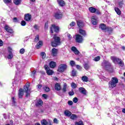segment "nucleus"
I'll list each match as a JSON object with an SVG mask.
<instances>
[{
  "mask_svg": "<svg viewBox=\"0 0 125 125\" xmlns=\"http://www.w3.org/2000/svg\"><path fill=\"white\" fill-rule=\"evenodd\" d=\"M119 83V79L116 77H112L110 81L108 83L109 88H114L117 86V84Z\"/></svg>",
  "mask_w": 125,
  "mask_h": 125,
  "instance_id": "1",
  "label": "nucleus"
},
{
  "mask_svg": "<svg viewBox=\"0 0 125 125\" xmlns=\"http://www.w3.org/2000/svg\"><path fill=\"white\" fill-rule=\"evenodd\" d=\"M53 39L54 41L51 42V45L53 47H56L57 45L60 44L61 39H60V37H58L56 34L54 35Z\"/></svg>",
  "mask_w": 125,
  "mask_h": 125,
  "instance_id": "2",
  "label": "nucleus"
},
{
  "mask_svg": "<svg viewBox=\"0 0 125 125\" xmlns=\"http://www.w3.org/2000/svg\"><path fill=\"white\" fill-rule=\"evenodd\" d=\"M102 66L105 69V70H108L109 68H110L112 66V64L111 63L108 61L104 60V62L102 63Z\"/></svg>",
  "mask_w": 125,
  "mask_h": 125,
  "instance_id": "3",
  "label": "nucleus"
},
{
  "mask_svg": "<svg viewBox=\"0 0 125 125\" xmlns=\"http://www.w3.org/2000/svg\"><path fill=\"white\" fill-rule=\"evenodd\" d=\"M67 69V65L65 64H62L59 65L58 72H60V73H62V72H64Z\"/></svg>",
  "mask_w": 125,
  "mask_h": 125,
  "instance_id": "4",
  "label": "nucleus"
},
{
  "mask_svg": "<svg viewBox=\"0 0 125 125\" xmlns=\"http://www.w3.org/2000/svg\"><path fill=\"white\" fill-rule=\"evenodd\" d=\"M53 30L56 33L59 32V27L56 26L55 24H52L50 27V32L52 34H53Z\"/></svg>",
  "mask_w": 125,
  "mask_h": 125,
  "instance_id": "5",
  "label": "nucleus"
},
{
  "mask_svg": "<svg viewBox=\"0 0 125 125\" xmlns=\"http://www.w3.org/2000/svg\"><path fill=\"white\" fill-rule=\"evenodd\" d=\"M75 40L76 42H78V43H82V42H83V36L79 34L76 35Z\"/></svg>",
  "mask_w": 125,
  "mask_h": 125,
  "instance_id": "6",
  "label": "nucleus"
},
{
  "mask_svg": "<svg viewBox=\"0 0 125 125\" xmlns=\"http://www.w3.org/2000/svg\"><path fill=\"white\" fill-rule=\"evenodd\" d=\"M44 68L46 71V73L48 76H51L53 74L54 72L52 70H50V69L48 67V65H44Z\"/></svg>",
  "mask_w": 125,
  "mask_h": 125,
  "instance_id": "7",
  "label": "nucleus"
},
{
  "mask_svg": "<svg viewBox=\"0 0 125 125\" xmlns=\"http://www.w3.org/2000/svg\"><path fill=\"white\" fill-rule=\"evenodd\" d=\"M54 17L56 19H61L63 17V14L61 12L55 13Z\"/></svg>",
  "mask_w": 125,
  "mask_h": 125,
  "instance_id": "8",
  "label": "nucleus"
},
{
  "mask_svg": "<svg viewBox=\"0 0 125 125\" xmlns=\"http://www.w3.org/2000/svg\"><path fill=\"white\" fill-rule=\"evenodd\" d=\"M100 28L103 30V31H104L105 30H106V31H112V28H109L107 27L106 26V25L105 24L103 23L100 25Z\"/></svg>",
  "mask_w": 125,
  "mask_h": 125,
  "instance_id": "9",
  "label": "nucleus"
},
{
  "mask_svg": "<svg viewBox=\"0 0 125 125\" xmlns=\"http://www.w3.org/2000/svg\"><path fill=\"white\" fill-rule=\"evenodd\" d=\"M110 59L115 64H118L119 62H120V61L121 60V59L115 56L111 57Z\"/></svg>",
  "mask_w": 125,
  "mask_h": 125,
  "instance_id": "10",
  "label": "nucleus"
},
{
  "mask_svg": "<svg viewBox=\"0 0 125 125\" xmlns=\"http://www.w3.org/2000/svg\"><path fill=\"white\" fill-rule=\"evenodd\" d=\"M12 49L10 47L8 48L9 55H8V59H12L13 58V54H12Z\"/></svg>",
  "mask_w": 125,
  "mask_h": 125,
  "instance_id": "11",
  "label": "nucleus"
},
{
  "mask_svg": "<svg viewBox=\"0 0 125 125\" xmlns=\"http://www.w3.org/2000/svg\"><path fill=\"white\" fill-rule=\"evenodd\" d=\"M4 29L5 31L8 32V33H10V34H12V33H13V30L10 28V27H9V26L8 25H6L5 26Z\"/></svg>",
  "mask_w": 125,
  "mask_h": 125,
  "instance_id": "12",
  "label": "nucleus"
},
{
  "mask_svg": "<svg viewBox=\"0 0 125 125\" xmlns=\"http://www.w3.org/2000/svg\"><path fill=\"white\" fill-rule=\"evenodd\" d=\"M79 92L80 93H82L83 95H86V90L83 87H80L79 88Z\"/></svg>",
  "mask_w": 125,
  "mask_h": 125,
  "instance_id": "13",
  "label": "nucleus"
},
{
  "mask_svg": "<svg viewBox=\"0 0 125 125\" xmlns=\"http://www.w3.org/2000/svg\"><path fill=\"white\" fill-rule=\"evenodd\" d=\"M19 98H22L23 97V96L24 95V91L23 90V89L20 88L19 90Z\"/></svg>",
  "mask_w": 125,
  "mask_h": 125,
  "instance_id": "14",
  "label": "nucleus"
},
{
  "mask_svg": "<svg viewBox=\"0 0 125 125\" xmlns=\"http://www.w3.org/2000/svg\"><path fill=\"white\" fill-rule=\"evenodd\" d=\"M32 18V16L30 14H26L24 15V20L25 21H30Z\"/></svg>",
  "mask_w": 125,
  "mask_h": 125,
  "instance_id": "15",
  "label": "nucleus"
},
{
  "mask_svg": "<svg viewBox=\"0 0 125 125\" xmlns=\"http://www.w3.org/2000/svg\"><path fill=\"white\" fill-rule=\"evenodd\" d=\"M57 2L60 5V6H64L66 5V3H65V1L63 0H57Z\"/></svg>",
  "mask_w": 125,
  "mask_h": 125,
  "instance_id": "16",
  "label": "nucleus"
},
{
  "mask_svg": "<svg viewBox=\"0 0 125 125\" xmlns=\"http://www.w3.org/2000/svg\"><path fill=\"white\" fill-rule=\"evenodd\" d=\"M42 104H43V102H42V100L40 99L39 100L37 101L36 103V106H37V107H40V106H42Z\"/></svg>",
  "mask_w": 125,
  "mask_h": 125,
  "instance_id": "17",
  "label": "nucleus"
},
{
  "mask_svg": "<svg viewBox=\"0 0 125 125\" xmlns=\"http://www.w3.org/2000/svg\"><path fill=\"white\" fill-rule=\"evenodd\" d=\"M42 44H43L42 41H39L38 43H37L36 45V48L37 49H40V48H41V47H42Z\"/></svg>",
  "mask_w": 125,
  "mask_h": 125,
  "instance_id": "18",
  "label": "nucleus"
},
{
  "mask_svg": "<svg viewBox=\"0 0 125 125\" xmlns=\"http://www.w3.org/2000/svg\"><path fill=\"white\" fill-rule=\"evenodd\" d=\"M55 88L56 90L59 91V90H61V85H60V84L59 83H57L55 85Z\"/></svg>",
  "mask_w": 125,
  "mask_h": 125,
  "instance_id": "19",
  "label": "nucleus"
},
{
  "mask_svg": "<svg viewBox=\"0 0 125 125\" xmlns=\"http://www.w3.org/2000/svg\"><path fill=\"white\" fill-rule=\"evenodd\" d=\"M57 49L55 48L52 49V55H53V56H56V55H57Z\"/></svg>",
  "mask_w": 125,
  "mask_h": 125,
  "instance_id": "20",
  "label": "nucleus"
},
{
  "mask_svg": "<svg viewBox=\"0 0 125 125\" xmlns=\"http://www.w3.org/2000/svg\"><path fill=\"white\" fill-rule=\"evenodd\" d=\"M77 25L79 28H82L83 27V22L82 21H77Z\"/></svg>",
  "mask_w": 125,
  "mask_h": 125,
  "instance_id": "21",
  "label": "nucleus"
},
{
  "mask_svg": "<svg viewBox=\"0 0 125 125\" xmlns=\"http://www.w3.org/2000/svg\"><path fill=\"white\" fill-rule=\"evenodd\" d=\"M30 87V83H28L26 86H24V89L25 90V92L28 93L30 92V90H29V87Z\"/></svg>",
  "mask_w": 125,
  "mask_h": 125,
  "instance_id": "22",
  "label": "nucleus"
},
{
  "mask_svg": "<svg viewBox=\"0 0 125 125\" xmlns=\"http://www.w3.org/2000/svg\"><path fill=\"white\" fill-rule=\"evenodd\" d=\"M89 11H90L91 13H95V12H96V8L92 7H89Z\"/></svg>",
  "mask_w": 125,
  "mask_h": 125,
  "instance_id": "23",
  "label": "nucleus"
},
{
  "mask_svg": "<svg viewBox=\"0 0 125 125\" xmlns=\"http://www.w3.org/2000/svg\"><path fill=\"white\" fill-rule=\"evenodd\" d=\"M41 125H48V122L46 121L45 119H43L41 121Z\"/></svg>",
  "mask_w": 125,
  "mask_h": 125,
  "instance_id": "24",
  "label": "nucleus"
},
{
  "mask_svg": "<svg viewBox=\"0 0 125 125\" xmlns=\"http://www.w3.org/2000/svg\"><path fill=\"white\" fill-rule=\"evenodd\" d=\"M64 115L66 117H70L71 115H72V112L69 111L68 110H65L64 111Z\"/></svg>",
  "mask_w": 125,
  "mask_h": 125,
  "instance_id": "25",
  "label": "nucleus"
},
{
  "mask_svg": "<svg viewBox=\"0 0 125 125\" xmlns=\"http://www.w3.org/2000/svg\"><path fill=\"white\" fill-rule=\"evenodd\" d=\"M49 66L50 68H55L56 66V63H55L54 62H51L49 63Z\"/></svg>",
  "mask_w": 125,
  "mask_h": 125,
  "instance_id": "26",
  "label": "nucleus"
},
{
  "mask_svg": "<svg viewBox=\"0 0 125 125\" xmlns=\"http://www.w3.org/2000/svg\"><path fill=\"white\" fill-rule=\"evenodd\" d=\"M79 33L83 36H84L86 35V32H85V31L82 29H79Z\"/></svg>",
  "mask_w": 125,
  "mask_h": 125,
  "instance_id": "27",
  "label": "nucleus"
},
{
  "mask_svg": "<svg viewBox=\"0 0 125 125\" xmlns=\"http://www.w3.org/2000/svg\"><path fill=\"white\" fill-rule=\"evenodd\" d=\"M78 115L76 114H72L70 116V119L71 120H77V119H78Z\"/></svg>",
  "mask_w": 125,
  "mask_h": 125,
  "instance_id": "28",
  "label": "nucleus"
},
{
  "mask_svg": "<svg viewBox=\"0 0 125 125\" xmlns=\"http://www.w3.org/2000/svg\"><path fill=\"white\" fill-rule=\"evenodd\" d=\"M21 1H22V0H14V2L15 4L16 5H19V4H21Z\"/></svg>",
  "mask_w": 125,
  "mask_h": 125,
  "instance_id": "29",
  "label": "nucleus"
},
{
  "mask_svg": "<svg viewBox=\"0 0 125 125\" xmlns=\"http://www.w3.org/2000/svg\"><path fill=\"white\" fill-rule=\"evenodd\" d=\"M115 10L117 14H118V15H121V14H122V12H121V10H120V9H119V8L115 7Z\"/></svg>",
  "mask_w": 125,
  "mask_h": 125,
  "instance_id": "30",
  "label": "nucleus"
},
{
  "mask_svg": "<svg viewBox=\"0 0 125 125\" xmlns=\"http://www.w3.org/2000/svg\"><path fill=\"white\" fill-rule=\"evenodd\" d=\"M82 80L83 82H85V83H87V82H88V78L87 76H83Z\"/></svg>",
  "mask_w": 125,
  "mask_h": 125,
  "instance_id": "31",
  "label": "nucleus"
},
{
  "mask_svg": "<svg viewBox=\"0 0 125 125\" xmlns=\"http://www.w3.org/2000/svg\"><path fill=\"white\" fill-rule=\"evenodd\" d=\"M91 20L93 25H96L97 24V20L95 19V18H92Z\"/></svg>",
  "mask_w": 125,
  "mask_h": 125,
  "instance_id": "32",
  "label": "nucleus"
},
{
  "mask_svg": "<svg viewBox=\"0 0 125 125\" xmlns=\"http://www.w3.org/2000/svg\"><path fill=\"white\" fill-rule=\"evenodd\" d=\"M83 66L85 70H87L89 69V68H90V66H89V64H88V63H84L83 64Z\"/></svg>",
  "mask_w": 125,
  "mask_h": 125,
  "instance_id": "33",
  "label": "nucleus"
},
{
  "mask_svg": "<svg viewBox=\"0 0 125 125\" xmlns=\"http://www.w3.org/2000/svg\"><path fill=\"white\" fill-rule=\"evenodd\" d=\"M62 91L63 92H66L67 91V84L65 83L63 84V87L62 88Z\"/></svg>",
  "mask_w": 125,
  "mask_h": 125,
  "instance_id": "34",
  "label": "nucleus"
},
{
  "mask_svg": "<svg viewBox=\"0 0 125 125\" xmlns=\"http://www.w3.org/2000/svg\"><path fill=\"white\" fill-rule=\"evenodd\" d=\"M118 64L121 67H124V66H125V63H124V62H123L121 60H120Z\"/></svg>",
  "mask_w": 125,
  "mask_h": 125,
  "instance_id": "35",
  "label": "nucleus"
},
{
  "mask_svg": "<svg viewBox=\"0 0 125 125\" xmlns=\"http://www.w3.org/2000/svg\"><path fill=\"white\" fill-rule=\"evenodd\" d=\"M93 60L95 62H97L99 61L100 60V56H98L95 57L94 59H93Z\"/></svg>",
  "mask_w": 125,
  "mask_h": 125,
  "instance_id": "36",
  "label": "nucleus"
},
{
  "mask_svg": "<svg viewBox=\"0 0 125 125\" xmlns=\"http://www.w3.org/2000/svg\"><path fill=\"white\" fill-rule=\"evenodd\" d=\"M71 75L72 77H75L77 75V71L73 70L71 72Z\"/></svg>",
  "mask_w": 125,
  "mask_h": 125,
  "instance_id": "37",
  "label": "nucleus"
},
{
  "mask_svg": "<svg viewBox=\"0 0 125 125\" xmlns=\"http://www.w3.org/2000/svg\"><path fill=\"white\" fill-rule=\"evenodd\" d=\"M40 40V36L39 35H36L34 39V42H38V41Z\"/></svg>",
  "mask_w": 125,
  "mask_h": 125,
  "instance_id": "38",
  "label": "nucleus"
},
{
  "mask_svg": "<svg viewBox=\"0 0 125 125\" xmlns=\"http://www.w3.org/2000/svg\"><path fill=\"white\" fill-rule=\"evenodd\" d=\"M3 1L6 4H8V3H11L12 2V0H3Z\"/></svg>",
  "mask_w": 125,
  "mask_h": 125,
  "instance_id": "39",
  "label": "nucleus"
},
{
  "mask_svg": "<svg viewBox=\"0 0 125 125\" xmlns=\"http://www.w3.org/2000/svg\"><path fill=\"white\" fill-rule=\"evenodd\" d=\"M71 85L72 88H77V84L75 83H72Z\"/></svg>",
  "mask_w": 125,
  "mask_h": 125,
  "instance_id": "40",
  "label": "nucleus"
},
{
  "mask_svg": "<svg viewBox=\"0 0 125 125\" xmlns=\"http://www.w3.org/2000/svg\"><path fill=\"white\" fill-rule=\"evenodd\" d=\"M108 72L110 73H113L114 72V70L113 69V67H112V65L108 68V69H106Z\"/></svg>",
  "mask_w": 125,
  "mask_h": 125,
  "instance_id": "41",
  "label": "nucleus"
},
{
  "mask_svg": "<svg viewBox=\"0 0 125 125\" xmlns=\"http://www.w3.org/2000/svg\"><path fill=\"white\" fill-rule=\"evenodd\" d=\"M34 28L36 30V31H39V30L40 29V26H39V25H38V24H35L34 26Z\"/></svg>",
  "mask_w": 125,
  "mask_h": 125,
  "instance_id": "42",
  "label": "nucleus"
},
{
  "mask_svg": "<svg viewBox=\"0 0 125 125\" xmlns=\"http://www.w3.org/2000/svg\"><path fill=\"white\" fill-rule=\"evenodd\" d=\"M45 91L46 92H48V91H50V89L48 87L45 86L43 87Z\"/></svg>",
  "mask_w": 125,
  "mask_h": 125,
  "instance_id": "43",
  "label": "nucleus"
},
{
  "mask_svg": "<svg viewBox=\"0 0 125 125\" xmlns=\"http://www.w3.org/2000/svg\"><path fill=\"white\" fill-rule=\"evenodd\" d=\"M119 5L120 7H123V5H124V0H122L119 2Z\"/></svg>",
  "mask_w": 125,
  "mask_h": 125,
  "instance_id": "44",
  "label": "nucleus"
},
{
  "mask_svg": "<svg viewBox=\"0 0 125 125\" xmlns=\"http://www.w3.org/2000/svg\"><path fill=\"white\" fill-rule=\"evenodd\" d=\"M37 87L38 90H40L42 89V84H39L37 85Z\"/></svg>",
  "mask_w": 125,
  "mask_h": 125,
  "instance_id": "45",
  "label": "nucleus"
},
{
  "mask_svg": "<svg viewBox=\"0 0 125 125\" xmlns=\"http://www.w3.org/2000/svg\"><path fill=\"white\" fill-rule=\"evenodd\" d=\"M78 101H79V99H78V98L75 97L73 98V102H74V103H77Z\"/></svg>",
  "mask_w": 125,
  "mask_h": 125,
  "instance_id": "46",
  "label": "nucleus"
},
{
  "mask_svg": "<svg viewBox=\"0 0 125 125\" xmlns=\"http://www.w3.org/2000/svg\"><path fill=\"white\" fill-rule=\"evenodd\" d=\"M75 125H83V123L82 121H79V122H76Z\"/></svg>",
  "mask_w": 125,
  "mask_h": 125,
  "instance_id": "47",
  "label": "nucleus"
},
{
  "mask_svg": "<svg viewBox=\"0 0 125 125\" xmlns=\"http://www.w3.org/2000/svg\"><path fill=\"white\" fill-rule=\"evenodd\" d=\"M68 94L70 96H73V95L75 94V93H74V91H73V89H72L71 91L68 93Z\"/></svg>",
  "mask_w": 125,
  "mask_h": 125,
  "instance_id": "48",
  "label": "nucleus"
},
{
  "mask_svg": "<svg viewBox=\"0 0 125 125\" xmlns=\"http://www.w3.org/2000/svg\"><path fill=\"white\" fill-rule=\"evenodd\" d=\"M41 55L42 57V58H43V59H44V58H45L46 55L44 52H42L41 53Z\"/></svg>",
  "mask_w": 125,
  "mask_h": 125,
  "instance_id": "49",
  "label": "nucleus"
},
{
  "mask_svg": "<svg viewBox=\"0 0 125 125\" xmlns=\"http://www.w3.org/2000/svg\"><path fill=\"white\" fill-rule=\"evenodd\" d=\"M76 68L77 70H79V71H81L82 67H81V66L79 64L76 65Z\"/></svg>",
  "mask_w": 125,
  "mask_h": 125,
  "instance_id": "50",
  "label": "nucleus"
},
{
  "mask_svg": "<svg viewBox=\"0 0 125 125\" xmlns=\"http://www.w3.org/2000/svg\"><path fill=\"white\" fill-rule=\"evenodd\" d=\"M70 64L71 66H72V67H74V66H75V61H71L70 62Z\"/></svg>",
  "mask_w": 125,
  "mask_h": 125,
  "instance_id": "51",
  "label": "nucleus"
},
{
  "mask_svg": "<svg viewBox=\"0 0 125 125\" xmlns=\"http://www.w3.org/2000/svg\"><path fill=\"white\" fill-rule=\"evenodd\" d=\"M21 26H26V21H21Z\"/></svg>",
  "mask_w": 125,
  "mask_h": 125,
  "instance_id": "52",
  "label": "nucleus"
},
{
  "mask_svg": "<svg viewBox=\"0 0 125 125\" xmlns=\"http://www.w3.org/2000/svg\"><path fill=\"white\" fill-rule=\"evenodd\" d=\"M25 52V49L24 48H21L20 50V53L21 54H23Z\"/></svg>",
  "mask_w": 125,
  "mask_h": 125,
  "instance_id": "53",
  "label": "nucleus"
},
{
  "mask_svg": "<svg viewBox=\"0 0 125 125\" xmlns=\"http://www.w3.org/2000/svg\"><path fill=\"white\" fill-rule=\"evenodd\" d=\"M69 25L70 27H74V26L76 25V22L72 21L71 23H70Z\"/></svg>",
  "mask_w": 125,
  "mask_h": 125,
  "instance_id": "54",
  "label": "nucleus"
},
{
  "mask_svg": "<svg viewBox=\"0 0 125 125\" xmlns=\"http://www.w3.org/2000/svg\"><path fill=\"white\" fill-rule=\"evenodd\" d=\"M67 104H68L69 105V106H72V105H73V101H69L67 103Z\"/></svg>",
  "mask_w": 125,
  "mask_h": 125,
  "instance_id": "55",
  "label": "nucleus"
},
{
  "mask_svg": "<svg viewBox=\"0 0 125 125\" xmlns=\"http://www.w3.org/2000/svg\"><path fill=\"white\" fill-rule=\"evenodd\" d=\"M45 30H47L48 28V22H46L45 23Z\"/></svg>",
  "mask_w": 125,
  "mask_h": 125,
  "instance_id": "56",
  "label": "nucleus"
},
{
  "mask_svg": "<svg viewBox=\"0 0 125 125\" xmlns=\"http://www.w3.org/2000/svg\"><path fill=\"white\" fill-rule=\"evenodd\" d=\"M77 48L75 46H72L71 48V50L72 51H73L74 52H75V51L77 50Z\"/></svg>",
  "mask_w": 125,
  "mask_h": 125,
  "instance_id": "57",
  "label": "nucleus"
},
{
  "mask_svg": "<svg viewBox=\"0 0 125 125\" xmlns=\"http://www.w3.org/2000/svg\"><path fill=\"white\" fill-rule=\"evenodd\" d=\"M12 99L13 104H14V105H15L16 104V102H15V99L14 98V97H13Z\"/></svg>",
  "mask_w": 125,
  "mask_h": 125,
  "instance_id": "58",
  "label": "nucleus"
},
{
  "mask_svg": "<svg viewBox=\"0 0 125 125\" xmlns=\"http://www.w3.org/2000/svg\"><path fill=\"white\" fill-rule=\"evenodd\" d=\"M13 21H14L15 23H17V22H18V20L17 19V18H16V17L14 18V19H13Z\"/></svg>",
  "mask_w": 125,
  "mask_h": 125,
  "instance_id": "59",
  "label": "nucleus"
},
{
  "mask_svg": "<svg viewBox=\"0 0 125 125\" xmlns=\"http://www.w3.org/2000/svg\"><path fill=\"white\" fill-rule=\"evenodd\" d=\"M36 73H37V71L34 70L32 73L31 76H33V77H35V75H36Z\"/></svg>",
  "mask_w": 125,
  "mask_h": 125,
  "instance_id": "60",
  "label": "nucleus"
},
{
  "mask_svg": "<svg viewBox=\"0 0 125 125\" xmlns=\"http://www.w3.org/2000/svg\"><path fill=\"white\" fill-rule=\"evenodd\" d=\"M54 123H55V124H58V120H57L56 118H55L54 119Z\"/></svg>",
  "mask_w": 125,
  "mask_h": 125,
  "instance_id": "61",
  "label": "nucleus"
},
{
  "mask_svg": "<svg viewBox=\"0 0 125 125\" xmlns=\"http://www.w3.org/2000/svg\"><path fill=\"white\" fill-rule=\"evenodd\" d=\"M75 54H77L78 55V54H80V51H79V50H78V49H77L75 52H74Z\"/></svg>",
  "mask_w": 125,
  "mask_h": 125,
  "instance_id": "62",
  "label": "nucleus"
},
{
  "mask_svg": "<svg viewBox=\"0 0 125 125\" xmlns=\"http://www.w3.org/2000/svg\"><path fill=\"white\" fill-rule=\"evenodd\" d=\"M2 45H3V42L0 39V46H2Z\"/></svg>",
  "mask_w": 125,
  "mask_h": 125,
  "instance_id": "63",
  "label": "nucleus"
},
{
  "mask_svg": "<svg viewBox=\"0 0 125 125\" xmlns=\"http://www.w3.org/2000/svg\"><path fill=\"white\" fill-rule=\"evenodd\" d=\"M67 37H68L69 40H71V39H72V36H71L70 34H67Z\"/></svg>",
  "mask_w": 125,
  "mask_h": 125,
  "instance_id": "64",
  "label": "nucleus"
}]
</instances>
